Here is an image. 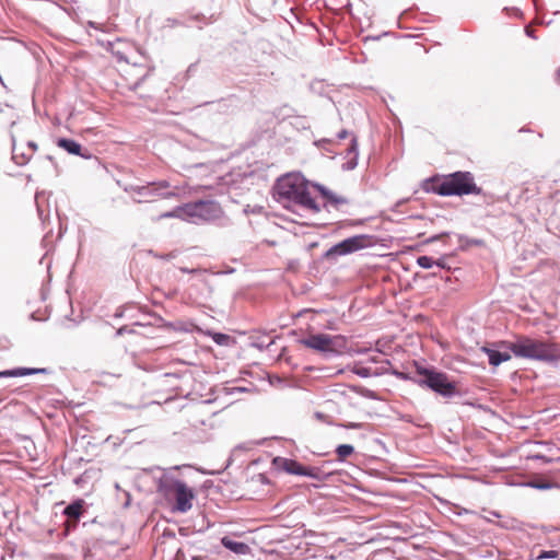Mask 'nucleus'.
Returning <instances> with one entry per match:
<instances>
[{"mask_svg": "<svg viewBox=\"0 0 560 560\" xmlns=\"http://www.w3.org/2000/svg\"><path fill=\"white\" fill-rule=\"evenodd\" d=\"M275 190L280 201L293 202L313 212H319L320 210L314 196L316 191H320L324 197L329 198L323 188L311 186L302 175L296 173L280 177L276 183Z\"/></svg>", "mask_w": 560, "mask_h": 560, "instance_id": "f257e3e1", "label": "nucleus"}, {"mask_svg": "<svg viewBox=\"0 0 560 560\" xmlns=\"http://www.w3.org/2000/svg\"><path fill=\"white\" fill-rule=\"evenodd\" d=\"M495 346L511 350L515 357L533 360H552L558 352L553 343L527 336H517L515 341H500Z\"/></svg>", "mask_w": 560, "mask_h": 560, "instance_id": "f03ea898", "label": "nucleus"}, {"mask_svg": "<svg viewBox=\"0 0 560 560\" xmlns=\"http://www.w3.org/2000/svg\"><path fill=\"white\" fill-rule=\"evenodd\" d=\"M433 189L442 196L479 195L481 192L469 172H455L446 175L435 182Z\"/></svg>", "mask_w": 560, "mask_h": 560, "instance_id": "7ed1b4c3", "label": "nucleus"}, {"mask_svg": "<svg viewBox=\"0 0 560 560\" xmlns=\"http://www.w3.org/2000/svg\"><path fill=\"white\" fill-rule=\"evenodd\" d=\"M416 372L420 376L419 380L415 381L419 386L428 387L443 397H451L456 394L455 382L450 381L445 373L420 365L416 366Z\"/></svg>", "mask_w": 560, "mask_h": 560, "instance_id": "20e7f679", "label": "nucleus"}, {"mask_svg": "<svg viewBox=\"0 0 560 560\" xmlns=\"http://www.w3.org/2000/svg\"><path fill=\"white\" fill-rule=\"evenodd\" d=\"M302 343L310 349L319 352H339L346 345L342 336H330L327 334L310 335L302 340Z\"/></svg>", "mask_w": 560, "mask_h": 560, "instance_id": "39448f33", "label": "nucleus"}, {"mask_svg": "<svg viewBox=\"0 0 560 560\" xmlns=\"http://www.w3.org/2000/svg\"><path fill=\"white\" fill-rule=\"evenodd\" d=\"M273 465L278 469L289 475L306 476L314 479H319V468L304 466L301 463L291 458L276 457L273 459Z\"/></svg>", "mask_w": 560, "mask_h": 560, "instance_id": "423d86ee", "label": "nucleus"}, {"mask_svg": "<svg viewBox=\"0 0 560 560\" xmlns=\"http://www.w3.org/2000/svg\"><path fill=\"white\" fill-rule=\"evenodd\" d=\"M369 244L368 237L365 235H357L353 237H349L343 240L342 242L336 244L332 246L327 253L326 257H335V256H342L347 254L354 253L357 250H360L364 247H366Z\"/></svg>", "mask_w": 560, "mask_h": 560, "instance_id": "0eeeda50", "label": "nucleus"}, {"mask_svg": "<svg viewBox=\"0 0 560 560\" xmlns=\"http://www.w3.org/2000/svg\"><path fill=\"white\" fill-rule=\"evenodd\" d=\"M170 492L174 495L175 506L174 510L177 512H187L191 508V500L194 494L191 490L183 482H175Z\"/></svg>", "mask_w": 560, "mask_h": 560, "instance_id": "6e6552de", "label": "nucleus"}, {"mask_svg": "<svg viewBox=\"0 0 560 560\" xmlns=\"http://www.w3.org/2000/svg\"><path fill=\"white\" fill-rule=\"evenodd\" d=\"M84 512V500L78 499L77 501L69 504L63 514L68 517L66 522V527L69 529L70 527H75L79 518Z\"/></svg>", "mask_w": 560, "mask_h": 560, "instance_id": "1a4fd4ad", "label": "nucleus"}, {"mask_svg": "<svg viewBox=\"0 0 560 560\" xmlns=\"http://www.w3.org/2000/svg\"><path fill=\"white\" fill-rule=\"evenodd\" d=\"M184 211L188 217L207 220L210 215V203L203 200L188 203L185 206Z\"/></svg>", "mask_w": 560, "mask_h": 560, "instance_id": "9d476101", "label": "nucleus"}, {"mask_svg": "<svg viewBox=\"0 0 560 560\" xmlns=\"http://www.w3.org/2000/svg\"><path fill=\"white\" fill-rule=\"evenodd\" d=\"M56 144L67 151L69 154L79 155L84 159L90 158V154L82 151V147L80 143L72 139L59 138Z\"/></svg>", "mask_w": 560, "mask_h": 560, "instance_id": "9b49d317", "label": "nucleus"}, {"mask_svg": "<svg viewBox=\"0 0 560 560\" xmlns=\"http://www.w3.org/2000/svg\"><path fill=\"white\" fill-rule=\"evenodd\" d=\"M47 369L43 368H18L13 370H5L0 372V377H18L32 374H45Z\"/></svg>", "mask_w": 560, "mask_h": 560, "instance_id": "f8f14e48", "label": "nucleus"}, {"mask_svg": "<svg viewBox=\"0 0 560 560\" xmlns=\"http://www.w3.org/2000/svg\"><path fill=\"white\" fill-rule=\"evenodd\" d=\"M33 154H30L27 148L22 143L13 142L12 147V159L19 165H24L31 161Z\"/></svg>", "mask_w": 560, "mask_h": 560, "instance_id": "ddd939ff", "label": "nucleus"}, {"mask_svg": "<svg viewBox=\"0 0 560 560\" xmlns=\"http://www.w3.org/2000/svg\"><path fill=\"white\" fill-rule=\"evenodd\" d=\"M482 351L488 354L489 363L493 366H498L502 362L511 360V354L509 352H500L489 347H482Z\"/></svg>", "mask_w": 560, "mask_h": 560, "instance_id": "4468645a", "label": "nucleus"}, {"mask_svg": "<svg viewBox=\"0 0 560 560\" xmlns=\"http://www.w3.org/2000/svg\"><path fill=\"white\" fill-rule=\"evenodd\" d=\"M222 545L236 555H247L250 552L248 545L241 541H235L229 537L222 538Z\"/></svg>", "mask_w": 560, "mask_h": 560, "instance_id": "2eb2a0df", "label": "nucleus"}, {"mask_svg": "<svg viewBox=\"0 0 560 560\" xmlns=\"http://www.w3.org/2000/svg\"><path fill=\"white\" fill-rule=\"evenodd\" d=\"M212 340L217 345L223 346L229 349H233L236 346V339L233 336L226 335V334H220V332L212 334Z\"/></svg>", "mask_w": 560, "mask_h": 560, "instance_id": "dca6fc26", "label": "nucleus"}, {"mask_svg": "<svg viewBox=\"0 0 560 560\" xmlns=\"http://www.w3.org/2000/svg\"><path fill=\"white\" fill-rule=\"evenodd\" d=\"M353 453L354 447L350 444H341L336 448L337 459L339 462H345Z\"/></svg>", "mask_w": 560, "mask_h": 560, "instance_id": "f3484780", "label": "nucleus"}, {"mask_svg": "<svg viewBox=\"0 0 560 560\" xmlns=\"http://www.w3.org/2000/svg\"><path fill=\"white\" fill-rule=\"evenodd\" d=\"M417 262H418V265L420 267H422L424 269H430L435 264L433 258L429 257V256H420V257H418Z\"/></svg>", "mask_w": 560, "mask_h": 560, "instance_id": "a211bd4d", "label": "nucleus"}, {"mask_svg": "<svg viewBox=\"0 0 560 560\" xmlns=\"http://www.w3.org/2000/svg\"><path fill=\"white\" fill-rule=\"evenodd\" d=\"M529 486L539 490H547L553 487L551 482L544 480L530 481Z\"/></svg>", "mask_w": 560, "mask_h": 560, "instance_id": "6ab92c4d", "label": "nucleus"}, {"mask_svg": "<svg viewBox=\"0 0 560 560\" xmlns=\"http://www.w3.org/2000/svg\"><path fill=\"white\" fill-rule=\"evenodd\" d=\"M559 557V551L557 550H549V551H541L537 557L536 560H542V559H555Z\"/></svg>", "mask_w": 560, "mask_h": 560, "instance_id": "aec40b11", "label": "nucleus"}, {"mask_svg": "<svg viewBox=\"0 0 560 560\" xmlns=\"http://www.w3.org/2000/svg\"><path fill=\"white\" fill-rule=\"evenodd\" d=\"M168 187H170L168 182H166V180H162V182H159V183H156V184H152L151 186L142 187V190H150V191H151V189H152V190H153V189H166V188H168Z\"/></svg>", "mask_w": 560, "mask_h": 560, "instance_id": "412c9836", "label": "nucleus"}, {"mask_svg": "<svg viewBox=\"0 0 560 560\" xmlns=\"http://www.w3.org/2000/svg\"><path fill=\"white\" fill-rule=\"evenodd\" d=\"M25 147L27 148V151H30V154H33V155L37 150V144L33 141H28Z\"/></svg>", "mask_w": 560, "mask_h": 560, "instance_id": "4be33fe9", "label": "nucleus"}, {"mask_svg": "<svg viewBox=\"0 0 560 560\" xmlns=\"http://www.w3.org/2000/svg\"><path fill=\"white\" fill-rule=\"evenodd\" d=\"M525 32H526V34H527L529 37L535 38L534 31H533V28H532L530 26H527V27L525 28Z\"/></svg>", "mask_w": 560, "mask_h": 560, "instance_id": "5701e85b", "label": "nucleus"}, {"mask_svg": "<svg viewBox=\"0 0 560 560\" xmlns=\"http://www.w3.org/2000/svg\"><path fill=\"white\" fill-rule=\"evenodd\" d=\"M355 144H357L355 139H354V138H352V139H351L350 151H354V149H355Z\"/></svg>", "mask_w": 560, "mask_h": 560, "instance_id": "b1692460", "label": "nucleus"}, {"mask_svg": "<svg viewBox=\"0 0 560 560\" xmlns=\"http://www.w3.org/2000/svg\"><path fill=\"white\" fill-rule=\"evenodd\" d=\"M347 136H348V132H347L346 130H343V131H341V132L339 133V138H341V139H342V138H346Z\"/></svg>", "mask_w": 560, "mask_h": 560, "instance_id": "393cba45", "label": "nucleus"}, {"mask_svg": "<svg viewBox=\"0 0 560 560\" xmlns=\"http://www.w3.org/2000/svg\"><path fill=\"white\" fill-rule=\"evenodd\" d=\"M434 265L444 268V262L442 260L435 261Z\"/></svg>", "mask_w": 560, "mask_h": 560, "instance_id": "a878e982", "label": "nucleus"}, {"mask_svg": "<svg viewBox=\"0 0 560 560\" xmlns=\"http://www.w3.org/2000/svg\"><path fill=\"white\" fill-rule=\"evenodd\" d=\"M355 373L359 374V375H362V376H366V371L365 370L357 371Z\"/></svg>", "mask_w": 560, "mask_h": 560, "instance_id": "bb28decb", "label": "nucleus"}, {"mask_svg": "<svg viewBox=\"0 0 560 560\" xmlns=\"http://www.w3.org/2000/svg\"><path fill=\"white\" fill-rule=\"evenodd\" d=\"M556 75H557L558 82L560 83V67L558 68Z\"/></svg>", "mask_w": 560, "mask_h": 560, "instance_id": "cd10ccee", "label": "nucleus"}, {"mask_svg": "<svg viewBox=\"0 0 560 560\" xmlns=\"http://www.w3.org/2000/svg\"><path fill=\"white\" fill-rule=\"evenodd\" d=\"M558 195H560V190L555 191V194H552L551 198H555Z\"/></svg>", "mask_w": 560, "mask_h": 560, "instance_id": "c85d7f7f", "label": "nucleus"}, {"mask_svg": "<svg viewBox=\"0 0 560 560\" xmlns=\"http://www.w3.org/2000/svg\"><path fill=\"white\" fill-rule=\"evenodd\" d=\"M161 196H162V197H168V196H170V194H164V195H161Z\"/></svg>", "mask_w": 560, "mask_h": 560, "instance_id": "c756f323", "label": "nucleus"}]
</instances>
